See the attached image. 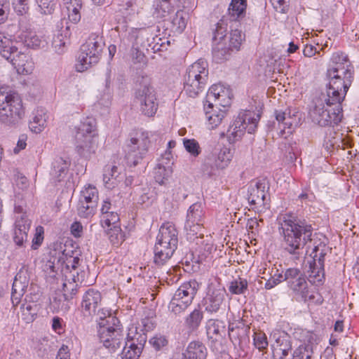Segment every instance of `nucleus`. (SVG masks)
I'll use <instances>...</instances> for the list:
<instances>
[{"mask_svg":"<svg viewBox=\"0 0 359 359\" xmlns=\"http://www.w3.org/2000/svg\"><path fill=\"white\" fill-rule=\"evenodd\" d=\"M278 230L283 237L282 247L292 259L299 260L309 254L313 262L324 266L325 257L330 248L313 233L311 224L301 220L292 214H284L278 217Z\"/></svg>","mask_w":359,"mask_h":359,"instance_id":"1","label":"nucleus"},{"mask_svg":"<svg viewBox=\"0 0 359 359\" xmlns=\"http://www.w3.org/2000/svg\"><path fill=\"white\" fill-rule=\"evenodd\" d=\"M334 97L327 96V93H322L319 98L314 101L309 115L311 121L321 126L337 125L342 118L343 100H335Z\"/></svg>","mask_w":359,"mask_h":359,"instance_id":"2","label":"nucleus"},{"mask_svg":"<svg viewBox=\"0 0 359 359\" xmlns=\"http://www.w3.org/2000/svg\"><path fill=\"white\" fill-rule=\"evenodd\" d=\"M25 109L20 95L8 87L0 88V121L8 126L15 125L23 118Z\"/></svg>","mask_w":359,"mask_h":359,"instance_id":"3","label":"nucleus"},{"mask_svg":"<svg viewBox=\"0 0 359 359\" xmlns=\"http://www.w3.org/2000/svg\"><path fill=\"white\" fill-rule=\"evenodd\" d=\"M135 87V100L140 111L148 117L154 116L158 102L154 89L151 85L150 76L141 72L136 77Z\"/></svg>","mask_w":359,"mask_h":359,"instance_id":"4","label":"nucleus"},{"mask_svg":"<svg viewBox=\"0 0 359 359\" xmlns=\"http://www.w3.org/2000/svg\"><path fill=\"white\" fill-rule=\"evenodd\" d=\"M97 331L100 341L111 353H115L122 347L125 337L118 318L109 316L102 318Z\"/></svg>","mask_w":359,"mask_h":359,"instance_id":"5","label":"nucleus"},{"mask_svg":"<svg viewBox=\"0 0 359 359\" xmlns=\"http://www.w3.org/2000/svg\"><path fill=\"white\" fill-rule=\"evenodd\" d=\"M334 69L327 71L329 82L326 93L328 97L331 96L335 100H344L353 81V67Z\"/></svg>","mask_w":359,"mask_h":359,"instance_id":"6","label":"nucleus"},{"mask_svg":"<svg viewBox=\"0 0 359 359\" xmlns=\"http://www.w3.org/2000/svg\"><path fill=\"white\" fill-rule=\"evenodd\" d=\"M104 47V42L100 35L92 34L80 48L76 65L78 72H83L97 64Z\"/></svg>","mask_w":359,"mask_h":359,"instance_id":"7","label":"nucleus"},{"mask_svg":"<svg viewBox=\"0 0 359 359\" xmlns=\"http://www.w3.org/2000/svg\"><path fill=\"white\" fill-rule=\"evenodd\" d=\"M198 288L195 280L184 283L174 294L168 306L170 311L175 315L184 312L191 304Z\"/></svg>","mask_w":359,"mask_h":359,"instance_id":"8","label":"nucleus"},{"mask_svg":"<svg viewBox=\"0 0 359 359\" xmlns=\"http://www.w3.org/2000/svg\"><path fill=\"white\" fill-rule=\"evenodd\" d=\"M279 278L285 281L290 290L302 301L314 299V296L309 294L306 275L299 269L288 268L279 274Z\"/></svg>","mask_w":359,"mask_h":359,"instance_id":"9","label":"nucleus"},{"mask_svg":"<svg viewBox=\"0 0 359 359\" xmlns=\"http://www.w3.org/2000/svg\"><path fill=\"white\" fill-rule=\"evenodd\" d=\"M260 118L259 114L251 111H243L239 113L238 117L227 130V135L230 140L236 141L244 135L245 130L248 133L255 132Z\"/></svg>","mask_w":359,"mask_h":359,"instance_id":"10","label":"nucleus"},{"mask_svg":"<svg viewBox=\"0 0 359 359\" xmlns=\"http://www.w3.org/2000/svg\"><path fill=\"white\" fill-rule=\"evenodd\" d=\"M149 144L148 135L144 132L136 133L130 137L125 149L128 164L136 166L147 153Z\"/></svg>","mask_w":359,"mask_h":359,"instance_id":"11","label":"nucleus"},{"mask_svg":"<svg viewBox=\"0 0 359 359\" xmlns=\"http://www.w3.org/2000/svg\"><path fill=\"white\" fill-rule=\"evenodd\" d=\"M205 212L201 203H195L188 209L184 229L188 235L201 237Z\"/></svg>","mask_w":359,"mask_h":359,"instance_id":"12","label":"nucleus"},{"mask_svg":"<svg viewBox=\"0 0 359 359\" xmlns=\"http://www.w3.org/2000/svg\"><path fill=\"white\" fill-rule=\"evenodd\" d=\"M226 296V290L220 286L215 287L212 283L208 286V291L203 299L205 310L210 313L219 312L224 305Z\"/></svg>","mask_w":359,"mask_h":359,"instance_id":"13","label":"nucleus"},{"mask_svg":"<svg viewBox=\"0 0 359 359\" xmlns=\"http://www.w3.org/2000/svg\"><path fill=\"white\" fill-rule=\"evenodd\" d=\"M97 135L81 133L74 135V146L76 153L81 157L88 158L94 154L98 147Z\"/></svg>","mask_w":359,"mask_h":359,"instance_id":"14","label":"nucleus"},{"mask_svg":"<svg viewBox=\"0 0 359 359\" xmlns=\"http://www.w3.org/2000/svg\"><path fill=\"white\" fill-rule=\"evenodd\" d=\"M273 343L271 344L273 357L278 356L276 359H284L292 350V338L283 331H276L271 334Z\"/></svg>","mask_w":359,"mask_h":359,"instance_id":"15","label":"nucleus"},{"mask_svg":"<svg viewBox=\"0 0 359 359\" xmlns=\"http://www.w3.org/2000/svg\"><path fill=\"white\" fill-rule=\"evenodd\" d=\"M232 97V93L229 88L221 83L214 84L209 88L205 102H217L219 105L225 107L230 104Z\"/></svg>","mask_w":359,"mask_h":359,"instance_id":"16","label":"nucleus"},{"mask_svg":"<svg viewBox=\"0 0 359 359\" xmlns=\"http://www.w3.org/2000/svg\"><path fill=\"white\" fill-rule=\"evenodd\" d=\"M73 256L69 257L67 259L61 260L62 272L66 278V280H73L74 282H81L79 277V263L81 251H76Z\"/></svg>","mask_w":359,"mask_h":359,"instance_id":"17","label":"nucleus"},{"mask_svg":"<svg viewBox=\"0 0 359 359\" xmlns=\"http://www.w3.org/2000/svg\"><path fill=\"white\" fill-rule=\"evenodd\" d=\"M184 79L193 81H198L199 83H207L208 79V63L203 60H198L189 67Z\"/></svg>","mask_w":359,"mask_h":359,"instance_id":"18","label":"nucleus"},{"mask_svg":"<svg viewBox=\"0 0 359 359\" xmlns=\"http://www.w3.org/2000/svg\"><path fill=\"white\" fill-rule=\"evenodd\" d=\"M102 297L99 291L94 289L88 290L83 296L81 302L82 311L85 316H93L101 303Z\"/></svg>","mask_w":359,"mask_h":359,"instance_id":"19","label":"nucleus"},{"mask_svg":"<svg viewBox=\"0 0 359 359\" xmlns=\"http://www.w3.org/2000/svg\"><path fill=\"white\" fill-rule=\"evenodd\" d=\"M267 184L263 181H258L255 184H250L248 188V200L250 205L259 207L265 205L266 190L268 189Z\"/></svg>","mask_w":359,"mask_h":359,"instance_id":"20","label":"nucleus"},{"mask_svg":"<svg viewBox=\"0 0 359 359\" xmlns=\"http://www.w3.org/2000/svg\"><path fill=\"white\" fill-rule=\"evenodd\" d=\"M275 115L278 123L283 124L284 130L286 128L293 129L299 124L301 120L299 112L292 111L291 109H287L285 111H276ZM287 133H291V130Z\"/></svg>","mask_w":359,"mask_h":359,"instance_id":"21","label":"nucleus"},{"mask_svg":"<svg viewBox=\"0 0 359 359\" xmlns=\"http://www.w3.org/2000/svg\"><path fill=\"white\" fill-rule=\"evenodd\" d=\"M247 0H231L226 18L230 22H239L246 13Z\"/></svg>","mask_w":359,"mask_h":359,"instance_id":"22","label":"nucleus"},{"mask_svg":"<svg viewBox=\"0 0 359 359\" xmlns=\"http://www.w3.org/2000/svg\"><path fill=\"white\" fill-rule=\"evenodd\" d=\"M147 341L145 334L133 339L128 347L124 346L123 354L125 359H139Z\"/></svg>","mask_w":359,"mask_h":359,"instance_id":"23","label":"nucleus"},{"mask_svg":"<svg viewBox=\"0 0 359 359\" xmlns=\"http://www.w3.org/2000/svg\"><path fill=\"white\" fill-rule=\"evenodd\" d=\"M1 55L7 60H10L18 71H20L21 69H25L27 55L22 52L18 51V48L15 46H12L9 49H5L2 51Z\"/></svg>","mask_w":359,"mask_h":359,"instance_id":"24","label":"nucleus"},{"mask_svg":"<svg viewBox=\"0 0 359 359\" xmlns=\"http://www.w3.org/2000/svg\"><path fill=\"white\" fill-rule=\"evenodd\" d=\"M204 111L205 117L208 121V124L213 129L219 126L226 115L224 110L214 109V104L206 102L204 103Z\"/></svg>","mask_w":359,"mask_h":359,"instance_id":"25","label":"nucleus"},{"mask_svg":"<svg viewBox=\"0 0 359 359\" xmlns=\"http://www.w3.org/2000/svg\"><path fill=\"white\" fill-rule=\"evenodd\" d=\"M47 118L46 109L42 107L37 108L33 111L29 123L30 130L35 133H41L46 126Z\"/></svg>","mask_w":359,"mask_h":359,"instance_id":"26","label":"nucleus"},{"mask_svg":"<svg viewBox=\"0 0 359 359\" xmlns=\"http://www.w3.org/2000/svg\"><path fill=\"white\" fill-rule=\"evenodd\" d=\"M183 355L185 359H205L207 357V348L201 341H191L188 345Z\"/></svg>","mask_w":359,"mask_h":359,"instance_id":"27","label":"nucleus"},{"mask_svg":"<svg viewBox=\"0 0 359 359\" xmlns=\"http://www.w3.org/2000/svg\"><path fill=\"white\" fill-rule=\"evenodd\" d=\"M250 327L242 325L241 326H236V327L229 326V336L231 341L239 346H242V344L249 340Z\"/></svg>","mask_w":359,"mask_h":359,"instance_id":"28","label":"nucleus"},{"mask_svg":"<svg viewBox=\"0 0 359 359\" xmlns=\"http://www.w3.org/2000/svg\"><path fill=\"white\" fill-rule=\"evenodd\" d=\"M157 239L172 243L176 245L178 243V231L175 226L171 222H166L161 225Z\"/></svg>","mask_w":359,"mask_h":359,"instance_id":"29","label":"nucleus"},{"mask_svg":"<svg viewBox=\"0 0 359 359\" xmlns=\"http://www.w3.org/2000/svg\"><path fill=\"white\" fill-rule=\"evenodd\" d=\"M176 249L165 247L162 244L154 246V262L158 266H162L171 258Z\"/></svg>","mask_w":359,"mask_h":359,"instance_id":"30","label":"nucleus"},{"mask_svg":"<svg viewBox=\"0 0 359 359\" xmlns=\"http://www.w3.org/2000/svg\"><path fill=\"white\" fill-rule=\"evenodd\" d=\"M206 332L208 338L217 340L226 332V325L224 321L218 319H209L206 323Z\"/></svg>","mask_w":359,"mask_h":359,"instance_id":"31","label":"nucleus"},{"mask_svg":"<svg viewBox=\"0 0 359 359\" xmlns=\"http://www.w3.org/2000/svg\"><path fill=\"white\" fill-rule=\"evenodd\" d=\"M69 162L61 157L56 158L53 163L50 175L57 182L62 181L66 176Z\"/></svg>","mask_w":359,"mask_h":359,"instance_id":"32","label":"nucleus"},{"mask_svg":"<svg viewBox=\"0 0 359 359\" xmlns=\"http://www.w3.org/2000/svg\"><path fill=\"white\" fill-rule=\"evenodd\" d=\"M219 169V168L216 166L215 162H214V154L212 153L208 154L204 157L200 168L203 176L211 177L216 175Z\"/></svg>","mask_w":359,"mask_h":359,"instance_id":"33","label":"nucleus"},{"mask_svg":"<svg viewBox=\"0 0 359 359\" xmlns=\"http://www.w3.org/2000/svg\"><path fill=\"white\" fill-rule=\"evenodd\" d=\"M76 133H81L84 136L86 135H95L98 137L97 133V122L95 118L93 117L85 118L78 127L75 128Z\"/></svg>","mask_w":359,"mask_h":359,"instance_id":"34","label":"nucleus"},{"mask_svg":"<svg viewBox=\"0 0 359 359\" xmlns=\"http://www.w3.org/2000/svg\"><path fill=\"white\" fill-rule=\"evenodd\" d=\"M309 273V281L316 285H322L323 283L324 277H325V271L324 266L320 268L318 264H315L314 262L310 263Z\"/></svg>","mask_w":359,"mask_h":359,"instance_id":"35","label":"nucleus"},{"mask_svg":"<svg viewBox=\"0 0 359 359\" xmlns=\"http://www.w3.org/2000/svg\"><path fill=\"white\" fill-rule=\"evenodd\" d=\"M231 48L225 46V43L217 42L212 49V57L217 63L226 60L230 55Z\"/></svg>","mask_w":359,"mask_h":359,"instance_id":"36","label":"nucleus"},{"mask_svg":"<svg viewBox=\"0 0 359 359\" xmlns=\"http://www.w3.org/2000/svg\"><path fill=\"white\" fill-rule=\"evenodd\" d=\"M207 83H199V81H194L193 83L189 79H184V90L190 97H196L205 88Z\"/></svg>","mask_w":359,"mask_h":359,"instance_id":"37","label":"nucleus"},{"mask_svg":"<svg viewBox=\"0 0 359 359\" xmlns=\"http://www.w3.org/2000/svg\"><path fill=\"white\" fill-rule=\"evenodd\" d=\"M98 199L99 198L97 189L93 186L88 185L81 191L79 201H82V202H87L90 204L95 203V205H97Z\"/></svg>","mask_w":359,"mask_h":359,"instance_id":"38","label":"nucleus"},{"mask_svg":"<svg viewBox=\"0 0 359 359\" xmlns=\"http://www.w3.org/2000/svg\"><path fill=\"white\" fill-rule=\"evenodd\" d=\"M214 154V162L219 169L225 168L231 159L230 150L227 148H223L218 153H212Z\"/></svg>","mask_w":359,"mask_h":359,"instance_id":"39","label":"nucleus"},{"mask_svg":"<svg viewBox=\"0 0 359 359\" xmlns=\"http://www.w3.org/2000/svg\"><path fill=\"white\" fill-rule=\"evenodd\" d=\"M203 318V312L200 308L195 309L186 318L185 323L191 330L198 328Z\"/></svg>","mask_w":359,"mask_h":359,"instance_id":"40","label":"nucleus"},{"mask_svg":"<svg viewBox=\"0 0 359 359\" xmlns=\"http://www.w3.org/2000/svg\"><path fill=\"white\" fill-rule=\"evenodd\" d=\"M348 67H353L348 61L347 56L343 53H335L332 57V64L327 70H334V69H345Z\"/></svg>","mask_w":359,"mask_h":359,"instance_id":"41","label":"nucleus"},{"mask_svg":"<svg viewBox=\"0 0 359 359\" xmlns=\"http://www.w3.org/2000/svg\"><path fill=\"white\" fill-rule=\"evenodd\" d=\"M97 205L95 203L90 204L87 202L79 201L77 205V213L81 218L88 219L94 215Z\"/></svg>","mask_w":359,"mask_h":359,"instance_id":"42","label":"nucleus"},{"mask_svg":"<svg viewBox=\"0 0 359 359\" xmlns=\"http://www.w3.org/2000/svg\"><path fill=\"white\" fill-rule=\"evenodd\" d=\"M231 31L229 39V46L231 50H238L243 41L245 39V35L242 33L241 30L238 29H233V25H231Z\"/></svg>","mask_w":359,"mask_h":359,"instance_id":"43","label":"nucleus"},{"mask_svg":"<svg viewBox=\"0 0 359 359\" xmlns=\"http://www.w3.org/2000/svg\"><path fill=\"white\" fill-rule=\"evenodd\" d=\"M188 15L189 14L182 10L177 11L172 20L173 27L176 32L181 33L185 29Z\"/></svg>","mask_w":359,"mask_h":359,"instance_id":"44","label":"nucleus"},{"mask_svg":"<svg viewBox=\"0 0 359 359\" xmlns=\"http://www.w3.org/2000/svg\"><path fill=\"white\" fill-rule=\"evenodd\" d=\"M226 17H223L216 25V27L213 32V40L215 41L222 42L224 40L227 31Z\"/></svg>","mask_w":359,"mask_h":359,"instance_id":"45","label":"nucleus"},{"mask_svg":"<svg viewBox=\"0 0 359 359\" xmlns=\"http://www.w3.org/2000/svg\"><path fill=\"white\" fill-rule=\"evenodd\" d=\"M109 239L115 246L120 245L125 241V234L119 226H114L108 230Z\"/></svg>","mask_w":359,"mask_h":359,"instance_id":"46","label":"nucleus"},{"mask_svg":"<svg viewBox=\"0 0 359 359\" xmlns=\"http://www.w3.org/2000/svg\"><path fill=\"white\" fill-rule=\"evenodd\" d=\"M313 346L311 344H302L296 348L292 359H312Z\"/></svg>","mask_w":359,"mask_h":359,"instance_id":"47","label":"nucleus"},{"mask_svg":"<svg viewBox=\"0 0 359 359\" xmlns=\"http://www.w3.org/2000/svg\"><path fill=\"white\" fill-rule=\"evenodd\" d=\"M175 5L177 4L170 0H159L156 7V13L157 14V17H165L173 11Z\"/></svg>","mask_w":359,"mask_h":359,"instance_id":"48","label":"nucleus"},{"mask_svg":"<svg viewBox=\"0 0 359 359\" xmlns=\"http://www.w3.org/2000/svg\"><path fill=\"white\" fill-rule=\"evenodd\" d=\"M229 291L234 294H242L248 290V281L245 278H238L231 282Z\"/></svg>","mask_w":359,"mask_h":359,"instance_id":"49","label":"nucleus"},{"mask_svg":"<svg viewBox=\"0 0 359 359\" xmlns=\"http://www.w3.org/2000/svg\"><path fill=\"white\" fill-rule=\"evenodd\" d=\"M77 283L78 282H74L73 280H66V278H65V282L62 284V290L65 300L69 301L78 292Z\"/></svg>","mask_w":359,"mask_h":359,"instance_id":"50","label":"nucleus"},{"mask_svg":"<svg viewBox=\"0 0 359 359\" xmlns=\"http://www.w3.org/2000/svg\"><path fill=\"white\" fill-rule=\"evenodd\" d=\"M25 45L32 48H44L47 44L45 39H43L34 33H29L25 39Z\"/></svg>","mask_w":359,"mask_h":359,"instance_id":"51","label":"nucleus"},{"mask_svg":"<svg viewBox=\"0 0 359 359\" xmlns=\"http://www.w3.org/2000/svg\"><path fill=\"white\" fill-rule=\"evenodd\" d=\"M183 144L186 151L193 157H197L201 153L199 143L195 139H183Z\"/></svg>","mask_w":359,"mask_h":359,"instance_id":"52","label":"nucleus"},{"mask_svg":"<svg viewBox=\"0 0 359 359\" xmlns=\"http://www.w3.org/2000/svg\"><path fill=\"white\" fill-rule=\"evenodd\" d=\"M37 304L34 303L24 304L21 307L23 320L27 323L32 322L37 314Z\"/></svg>","mask_w":359,"mask_h":359,"instance_id":"53","label":"nucleus"},{"mask_svg":"<svg viewBox=\"0 0 359 359\" xmlns=\"http://www.w3.org/2000/svg\"><path fill=\"white\" fill-rule=\"evenodd\" d=\"M149 344L156 351L163 350L168 344V340L166 337L161 334H156L149 341Z\"/></svg>","mask_w":359,"mask_h":359,"instance_id":"54","label":"nucleus"},{"mask_svg":"<svg viewBox=\"0 0 359 359\" xmlns=\"http://www.w3.org/2000/svg\"><path fill=\"white\" fill-rule=\"evenodd\" d=\"M28 283L29 282L27 278L25 276H22V273H18L14 278L12 290L13 291H18L25 293L27 288Z\"/></svg>","mask_w":359,"mask_h":359,"instance_id":"55","label":"nucleus"},{"mask_svg":"<svg viewBox=\"0 0 359 359\" xmlns=\"http://www.w3.org/2000/svg\"><path fill=\"white\" fill-rule=\"evenodd\" d=\"M40 12L43 15H51L56 6V0H36Z\"/></svg>","mask_w":359,"mask_h":359,"instance_id":"56","label":"nucleus"},{"mask_svg":"<svg viewBox=\"0 0 359 359\" xmlns=\"http://www.w3.org/2000/svg\"><path fill=\"white\" fill-rule=\"evenodd\" d=\"M119 220L120 217L118 213L115 211H111L102 216L101 223L104 227H110L111 226L113 227L114 226H118Z\"/></svg>","mask_w":359,"mask_h":359,"instance_id":"57","label":"nucleus"},{"mask_svg":"<svg viewBox=\"0 0 359 359\" xmlns=\"http://www.w3.org/2000/svg\"><path fill=\"white\" fill-rule=\"evenodd\" d=\"M254 345L259 351H264L269 345L266 334L262 332L254 333Z\"/></svg>","mask_w":359,"mask_h":359,"instance_id":"58","label":"nucleus"},{"mask_svg":"<svg viewBox=\"0 0 359 359\" xmlns=\"http://www.w3.org/2000/svg\"><path fill=\"white\" fill-rule=\"evenodd\" d=\"M170 172V170L166 169L164 166L158 165L155 168L154 172L156 182L159 184H164L165 180H167L169 177Z\"/></svg>","mask_w":359,"mask_h":359,"instance_id":"59","label":"nucleus"},{"mask_svg":"<svg viewBox=\"0 0 359 359\" xmlns=\"http://www.w3.org/2000/svg\"><path fill=\"white\" fill-rule=\"evenodd\" d=\"M31 226V221L25 216H22L15 221V230L27 234Z\"/></svg>","mask_w":359,"mask_h":359,"instance_id":"60","label":"nucleus"},{"mask_svg":"<svg viewBox=\"0 0 359 359\" xmlns=\"http://www.w3.org/2000/svg\"><path fill=\"white\" fill-rule=\"evenodd\" d=\"M117 170L118 168L114 165L111 168L110 173L109 175L107 173L103 175V180L108 188L114 187L116 184L114 180H116V178L119 176V173L116 174L118 172Z\"/></svg>","mask_w":359,"mask_h":359,"instance_id":"61","label":"nucleus"},{"mask_svg":"<svg viewBox=\"0 0 359 359\" xmlns=\"http://www.w3.org/2000/svg\"><path fill=\"white\" fill-rule=\"evenodd\" d=\"M13 6L18 15H23L29 9L27 0H13Z\"/></svg>","mask_w":359,"mask_h":359,"instance_id":"62","label":"nucleus"},{"mask_svg":"<svg viewBox=\"0 0 359 359\" xmlns=\"http://www.w3.org/2000/svg\"><path fill=\"white\" fill-rule=\"evenodd\" d=\"M67 8L70 13H81L82 0H64Z\"/></svg>","mask_w":359,"mask_h":359,"instance_id":"63","label":"nucleus"},{"mask_svg":"<svg viewBox=\"0 0 359 359\" xmlns=\"http://www.w3.org/2000/svg\"><path fill=\"white\" fill-rule=\"evenodd\" d=\"M43 228L41 226H38L36 228L34 237L32 240V248L34 250L37 249L41 245L43 241Z\"/></svg>","mask_w":359,"mask_h":359,"instance_id":"64","label":"nucleus"}]
</instances>
